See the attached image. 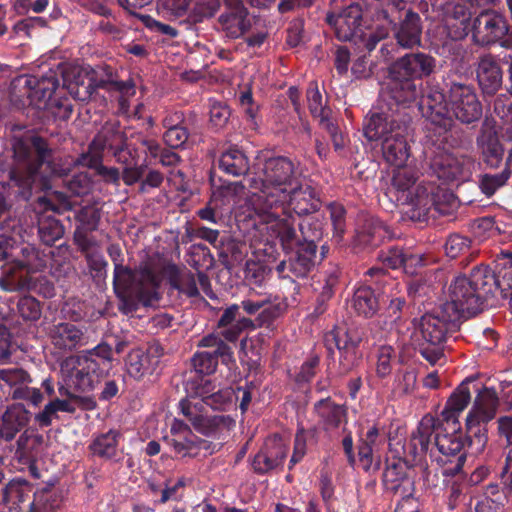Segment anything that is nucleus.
I'll return each mask as SVG.
<instances>
[{"label": "nucleus", "instance_id": "a18cd8bd", "mask_svg": "<svg viewBox=\"0 0 512 512\" xmlns=\"http://www.w3.org/2000/svg\"><path fill=\"white\" fill-rule=\"evenodd\" d=\"M359 237L363 244L378 246L385 239H390L392 235L388 227L382 221L379 219L370 218L366 220V223Z\"/></svg>", "mask_w": 512, "mask_h": 512}, {"label": "nucleus", "instance_id": "ddd939ff", "mask_svg": "<svg viewBox=\"0 0 512 512\" xmlns=\"http://www.w3.org/2000/svg\"><path fill=\"white\" fill-rule=\"evenodd\" d=\"M472 38L478 45L486 46L502 42L509 35L510 26L505 17L495 11H486L478 15L472 24Z\"/></svg>", "mask_w": 512, "mask_h": 512}, {"label": "nucleus", "instance_id": "20e7f679", "mask_svg": "<svg viewBox=\"0 0 512 512\" xmlns=\"http://www.w3.org/2000/svg\"><path fill=\"white\" fill-rule=\"evenodd\" d=\"M444 425H446L444 422H440L430 415L424 416L417 429L411 434L408 444L409 453L415 459L421 458L426 455L432 445H435L444 457L455 458V462L441 459L443 462L442 475H458L466 461L464 452L466 439L460 430L444 433L449 428Z\"/></svg>", "mask_w": 512, "mask_h": 512}, {"label": "nucleus", "instance_id": "f8f14e48", "mask_svg": "<svg viewBox=\"0 0 512 512\" xmlns=\"http://www.w3.org/2000/svg\"><path fill=\"white\" fill-rule=\"evenodd\" d=\"M432 173L444 182L467 181L475 169V161L467 155L439 153L430 163Z\"/></svg>", "mask_w": 512, "mask_h": 512}, {"label": "nucleus", "instance_id": "b1692460", "mask_svg": "<svg viewBox=\"0 0 512 512\" xmlns=\"http://www.w3.org/2000/svg\"><path fill=\"white\" fill-rule=\"evenodd\" d=\"M435 67V58L423 52L408 53L391 65L396 74L404 75L414 81L431 75Z\"/></svg>", "mask_w": 512, "mask_h": 512}, {"label": "nucleus", "instance_id": "a878e982", "mask_svg": "<svg viewBox=\"0 0 512 512\" xmlns=\"http://www.w3.org/2000/svg\"><path fill=\"white\" fill-rule=\"evenodd\" d=\"M393 134L384 138L381 143V150L384 159L395 166H403L410 156V147L407 142L408 123L395 126Z\"/></svg>", "mask_w": 512, "mask_h": 512}, {"label": "nucleus", "instance_id": "9b49d317", "mask_svg": "<svg viewBox=\"0 0 512 512\" xmlns=\"http://www.w3.org/2000/svg\"><path fill=\"white\" fill-rule=\"evenodd\" d=\"M49 259V254L34 245H23L16 258L3 266L0 288L9 292L20 289L24 283L23 271L27 274L43 271Z\"/></svg>", "mask_w": 512, "mask_h": 512}, {"label": "nucleus", "instance_id": "5701e85b", "mask_svg": "<svg viewBox=\"0 0 512 512\" xmlns=\"http://www.w3.org/2000/svg\"><path fill=\"white\" fill-rule=\"evenodd\" d=\"M407 465L398 460L388 462L383 472V484L387 491L400 497V500L414 497V480L408 476Z\"/></svg>", "mask_w": 512, "mask_h": 512}, {"label": "nucleus", "instance_id": "e2e57ef3", "mask_svg": "<svg viewBox=\"0 0 512 512\" xmlns=\"http://www.w3.org/2000/svg\"><path fill=\"white\" fill-rule=\"evenodd\" d=\"M510 176L511 171L509 168H505L502 172L495 175L484 174L480 180V188L485 195L491 196L498 188L505 185Z\"/></svg>", "mask_w": 512, "mask_h": 512}, {"label": "nucleus", "instance_id": "4d7b16f0", "mask_svg": "<svg viewBox=\"0 0 512 512\" xmlns=\"http://www.w3.org/2000/svg\"><path fill=\"white\" fill-rule=\"evenodd\" d=\"M31 383L32 377L23 368L13 367L0 369V386L5 384L13 391L25 384Z\"/></svg>", "mask_w": 512, "mask_h": 512}, {"label": "nucleus", "instance_id": "f3484780", "mask_svg": "<svg viewBox=\"0 0 512 512\" xmlns=\"http://www.w3.org/2000/svg\"><path fill=\"white\" fill-rule=\"evenodd\" d=\"M122 146H125L124 134L114 125H105L90 143L88 151L82 153L76 163L82 166H95L102 162V153L105 149L114 151Z\"/></svg>", "mask_w": 512, "mask_h": 512}, {"label": "nucleus", "instance_id": "79ce46f5", "mask_svg": "<svg viewBox=\"0 0 512 512\" xmlns=\"http://www.w3.org/2000/svg\"><path fill=\"white\" fill-rule=\"evenodd\" d=\"M307 103L308 109L313 116V118L317 119L319 125H327V122L331 121L332 111L326 105V101L323 100L322 94L318 89V85L316 82H311L307 89Z\"/></svg>", "mask_w": 512, "mask_h": 512}, {"label": "nucleus", "instance_id": "f03ea898", "mask_svg": "<svg viewBox=\"0 0 512 512\" xmlns=\"http://www.w3.org/2000/svg\"><path fill=\"white\" fill-rule=\"evenodd\" d=\"M321 201L314 188L303 185L300 179L293 191H288L285 198L275 201L273 207L259 218L267 225V230L280 241L283 249H292L300 242L296 231L295 215H306L320 209Z\"/></svg>", "mask_w": 512, "mask_h": 512}, {"label": "nucleus", "instance_id": "c03bdc74", "mask_svg": "<svg viewBox=\"0 0 512 512\" xmlns=\"http://www.w3.org/2000/svg\"><path fill=\"white\" fill-rule=\"evenodd\" d=\"M352 306L357 314L372 317L379 309V301L370 287H359L353 296Z\"/></svg>", "mask_w": 512, "mask_h": 512}, {"label": "nucleus", "instance_id": "4be33fe9", "mask_svg": "<svg viewBox=\"0 0 512 512\" xmlns=\"http://www.w3.org/2000/svg\"><path fill=\"white\" fill-rule=\"evenodd\" d=\"M499 398L493 388H483L476 396L473 406L466 417V428L472 431L475 427L491 421L497 412Z\"/></svg>", "mask_w": 512, "mask_h": 512}, {"label": "nucleus", "instance_id": "bf43d9fd", "mask_svg": "<svg viewBox=\"0 0 512 512\" xmlns=\"http://www.w3.org/2000/svg\"><path fill=\"white\" fill-rule=\"evenodd\" d=\"M219 358L220 355L212 352H197L192 358V365L197 373L210 375L216 371Z\"/></svg>", "mask_w": 512, "mask_h": 512}, {"label": "nucleus", "instance_id": "2f4dec72", "mask_svg": "<svg viewBox=\"0 0 512 512\" xmlns=\"http://www.w3.org/2000/svg\"><path fill=\"white\" fill-rule=\"evenodd\" d=\"M314 412L319 425L325 431L337 429L347 418L345 406L335 403L330 397L317 401L314 404Z\"/></svg>", "mask_w": 512, "mask_h": 512}, {"label": "nucleus", "instance_id": "6e6d98bb", "mask_svg": "<svg viewBox=\"0 0 512 512\" xmlns=\"http://www.w3.org/2000/svg\"><path fill=\"white\" fill-rule=\"evenodd\" d=\"M417 385V375L413 369L399 370L394 378L393 393L395 396L401 397L411 394Z\"/></svg>", "mask_w": 512, "mask_h": 512}, {"label": "nucleus", "instance_id": "09e8293b", "mask_svg": "<svg viewBox=\"0 0 512 512\" xmlns=\"http://www.w3.org/2000/svg\"><path fill=\"white\" fill-rule=\"evenodd\" d=\"M477 141L486 164L490 167H497L502 160L504 152L498 138L492 134H484Z\"/></svg>", "mask_w": 512, "mask_h": 512}, {"label": "nucleus", "instance_id": "774afa93", "mask_svg": "<svg viewBox=\"0 0 512 512\" xmlns=\"http://www.w3.org/2000/svg\"><path fill=\"white\" fill-rule=\"evenodd\" d=\"M92 179L87 172L73 175L66 181L67 189L75 196H84L92 190Z\"/></svg>", "mask_w": 512, "mask_h": 512}, {"label": "nucleus", "instance_id": "a19ab883", "mask_svg": "<svg viewBox=\"0 0 512 512\" xmlns=\"http://www.w3.org/2000/svg\"><path fill=\"white\" fill-rule=\"evenodd\" d=\"M164 273L167 275L169 283L173 288L186 294L188 297L199 295L197 281L191 272L181 273L176 265L169 264L164 268Z\"/></svg>", "mask_w": 512, "mask_h": 512}, {"label": "nucleus", "instance_id": "4c0bfd02", "mask_svg": "<svg viewBox=\"0 0 512 512\" xmlns=\"http://www.w3.org/2000/svg\"><path fill=\"white\" fill-rule=\"evenodd\" d=\"M218 164L224 173L234 177L245 175L249 170L247 156L235 146H231L222 152Z\"/></svg>", "mask_w": 512, "mask_h": 512}, {"label": "nucleus", "instance_id": "13d9d810", "mask_svg": "<svg viewBox=\"0 0 512 512\" xmlns=\"http://www.w3.org/2000/svg\"><path fill=\"white\" fill-rule=\"evenodd\" d=\"M444 477L447 478L448 506L453 510L458 506L463 496L465 475L462 469L458 475H449Z\"/></svg>", "mask_w": 512, "mask_h": 512}, {"label": "nucleus", "instance_id": "7ed1b4c3", "mask_svg": "<svg viewBox=\"0 0 512 512\" xmlns=\"http://www.w3.org/2000/svg\"><path fill=\"white\" fill-rule=\"evenodd\" d=\"M420 108L433 125L448 131L454 125L453 117L464 124L478 121L482 116V106L470 85L452 82L447 94L431 92L421 101Z\"/></svg>", "mask_w": 512, "mask_h": 512}, {"label": "nucleus", "instance_id": "69168bd1", "mask_svg": "<svg viewBox=\"0 0 512 512\" xmlns=\"http://www.w3.org/2000/svg\"><path fill=\"white\" fill-rule=\"evenodd\" d=\"M100 218L101 211L94 205L82 207L76 215V219L80 223L78 227L90 231L97 229Z\"/></svg>", "mask_w": 512, "mask_h": 512}, {"label": "nucleus", "instance_id": "0e129e2a", "mask_svg": "<svg viewBox=\"0 0 512 512\" xmlns=\"http://www.w3.org/2000/svg\"><path fill=\"white\" fill-rule=\"evenodd\" d=\"M224 419V416L221 415L206 416L202 414L193 427L205 436H215L224 425Z\"/></svg>", "mask_w": 512, "mask_h": 512}, {"label": "nucleus", "instance_id": "9d476101", "mask_svg": "<svg viewBox=\"0 0 512 512\" xmlns=\"http://www.w3.org/2000/svg\"><path fill=\"white\" fill-rule=\"evenodd\" d=\"M160 281V276L149 265L141 267L137 275L123 264L114 267L113 284L116 294L133 292L144 305H150L159 299Z\"/></svg>", "mask_w": 512, "mask_h": 512}, {"label": "nucleus", "instance_id": "0eeeda50", "mask_svg": "<svg viewBox=\"0 0 512 512\" xmlns=\"http://www.w3.org/2000/svg\"><path fill=\"white\" fill-rule=\"evenodd\" d=\"M475 266L470 275L457 276L448 288L447 300L442 304L462 321L483 309L491 297L492 278Z\"/></svg>", "mask_w": 512, "mask_h": 512}, {"label": "nucleus", "instance_id": "37998d69", "mask_svg": "<svg viewBox=\"0 0 512 512\" xmlns=\"http://www.w3.org/2000/svg\"><path fill=\"white\" fill-rule=\"evenodd\" d=\"M42 442V436L22 433L16 442L14 458L21 464L28 465L35 461L37 448Z\"/></svg>", "mask_w": 512, "mask_h": 512}, {"label": "nucleus", "instance_id": "c85d7f7f", "mask_svg": "<svg viewBox=\"0 0 512 512\" xmlns=\"http://www.w3.org/2000/svg\"><path fill=\"white\" fill-rule=\"evenodd\" d=\"M239 305L232 304L227 307L217 322V327L222 330V336L226 341L236 342L245 330H255L252 319L242 317L237 319Z\"/></svg>", "mask_w": 512, "mask_h": 512}, {"label": "nucleus", "instance_id": "338daca9", "mask_svg": "<svg viewBox=\"0 0 512 512\" xmlns=\"http://www.w3.org/2000/svg\"><path fill=\"white\" fill-rule=\"evenodd\" d=\"M193 0H162V12L169 19H178L187 16Z\"/></svg>", "mask_w": 512, "mask_h": 512}, {"label": "nucleus", "instance_id": "5fc2aeb1", "mask_svg": "<svg viewBox=\"0 0 512 512\" xmlns=\"http://www.w3.org/2000/svg\"><path fill=\"white\" fill-rule=\"evenodd\" d=\"M223 339L222 330H220V332H213L204 336L199 341L198 346L207 348L215 347L212 353L220 355V359L223 363H228L232 359V351Z\"/></svg>", "mask_w": 512, "mask_h": 512}, {"label": "nucleus", "instance_id": "2eb2a0df", "mask_svg": "<svg viewBox=\"0 0 512 512\" xmlns=\"http://www.w3.org/2000/svg\"><path fill=\"white\" fill-rule=\"evenodd\" d=\"M217 24L218 30L230 39L242 37L252 26L249 11L242 0H224V11L219 15Z\"/></svg>", "mask_w": 512, "mask_h": 512}, {"label": "nucleus", "instance_id": "052dcab7", "mask_svg": "<svg viewBox=\"0 0 512 512\" xmlns=\"http://www.w3.org/2000/svg\"><path fill=\"white\" fill-rule=\"evenodd\" d=\"M285 311V303L271 304L270 302L268 305L261 309L256 319L253 320L255 323V329L264 326H270L276 319L283 315Z\"/></svg>", "mask_w": 512, "mask_h": 512}, {"label": "nucleus", "instance_id": "393cba45", "mask_svg": "<svg viewBox=\"0 0 512 512\" xmlns=\"http://www.w3.org/2000/svg\"><path fill=\"white\" fill-rule=\"evenodd\" d=\"M326 342L328 345L334 343L340 351L339 376L351 371L355 365L356 348L361 342V337L351 331L341 333L339 330H333L326 335Z\"/></svg>", "mask_w": 512, "mask_h": 512}, {"label": "nucleus", "instance_id": "412c9836", "mask_svg": "<svg viewBox=\"0 0 512 512\" xmlns=\"http://www.w3.org/2000/svg\"><path fill=\"white\" fill-rule=\"evenodd\" d=\"M288 452V446L279 435L269 436L252 461L253 470L264 474L282 465Z\"/></svg>", "mask_w": 512, "mask_h": 512}, {"label": "nucleus", "instance_id": "4468645a", "mask_svg": "<svg viewBox=\"0 0 512 512\" xmlns=\"http://www.w3.org/2000/svg\"><path fill=\"white\" fill-rule=\"evenodd\" d=\"M299 227L300 230L303 229L301 225ZM301 232L304 234L303 231ZM303 238L305 242L299 244L296 253L289 260H283L277 265L276 271L280 277L304 278L313 270L316 264L317 246L313 239L308 240L305 235Z\"/></svg>", "mask_w": 512, "mask_h": 512}, {"label": "nucleus", "instance_id": "3c124183", "mask_svg": "<svg viewBox=\"0 0 512 512\" xmlns=\"http://www.w3.org/2000/svg\"><path fill=\"white\" fill-rule=\"evenodd\" d=\"M95 87L114 90L120 93L118 98L119 111L126 113L129 109V98L135 94V86L131 81H96Z\"/></svg>", "mask_w": 512, "mask_h": 512}, {"label": "nucleus", "instance_id": "8fccbe9b", "mask_svg": "<svg viewBox=\"0 0 512 512\" xmlns=\"http://www.w3.org/2000/svg\"><path fill=\"white\" fill-rule=\"evenodd\" d=\"M38 234L42 243L51 246L64 234L63 225L52 216H41L38 220Z\"/></svg>", "mask_w": 512, "mask_h": 512}, {"label": "nucleus", "instance_id": "e433bc0d", "mask_svg": "<svg viewBox=\"0 0 512 512\" xmlns=\"http://www.w3.org/2000/svg\"><path fill=\"white\" fill-rule=\"evenodd\" d=\"M30 413L22 404H13L9 406L2 416V427L0 436L10 441L29 421Z\"/></svg>", "mask_w": 512, "mask_h": 512}, {"label": "nucleus", "instance_id": "cd10ccee", "mask_svg": "<svg viewBox=\"0 0 512 512\" xmlns=\"http://www.w3.org/2000/svg\"><path fill=\"white\" fill-rule=\"evenodd\" d=\"M471 400V393L468 384L462 382L448 398L445 408L436 420L444 422L454 432L461 430L459 416L468 406Z\"/></svg>", "mask_w": 512, "mask_h": 512}, {"label": "nucleus", "instance_id": "7c9ffc66", "mask_svg": "<svg viewBox=\"0 0 512 512\" xmlns=\"http://www.w3.org/2000/svg\"><path fill=\"white\" fill-rule=\"evenodd\" d=\"M30 88L28 97L37 107L46 106L59 86V80L55 71L49 70L41 77L31 76L27 79Z\"/></svg>", "mask_w": 512, "mask_h": 512}, {"label": "nucleus", "instance_id": "f704fd0d", "mask_svg": "<svg viewBox=\"0 0 512 512\" xmlns=\"http://www.w3.org/2000/svg\"><path fill=\"white\" fill-rule=\"evenodd\" d=\"M477 79L483 92L488 95L495 94L501 87L502 71L492 56H484L480 59Z\"/></svg>", "mask_w": 512, "mask_h": 512}, {"label": "nucleus", "instance_id": "6e6552de", "mask_svg": "<svg viewBox=\"0 0 512 512\" xmlns=\"http://www.w3.org/2000/svg\"><path fill=\"white\" fill-rule=\"evenodd\" d=\"M456 314L441 305L433 313L423 315L419 321V330L423 339L420 354L431 365H435L444 357V343L448 334L456 332L461 324Z\"/></svg>", "mask_w": 512, "mask_h": 512}, {"label": "nucleus", "instance_id": "aec40b11", "mask_svg": "<svg viewBox=\"0 0 512 512\" xmlns=\"http://www.w3.org/2000/svg\"><path fill=\"white\" fill-rule=\"evenodd\" d=\"M326 22L333 27L340 41H351L361 37L362 8L358 3H352L340 14L328 13Z\"/></svg>", "mask_w": 512, "mask_h": 512}, {"label": "nucleus", "instance_id": "dca6fc26", "mask_svg": "<svg viewBox=\"0 0 512 512\" xmlns=\"http://www.w3.org/2000/svg\"><path fill=\"white\" fill-rule=\"evenodd\" d=\"M162 356L163 348L157 342L151 343L147 349H133L125 359L126 371L130 377L141 381L156 371Z\"/></svg>", "mask_w": 512, "mask_h": 512}, {"label": "nucleus", "instance_id": "bb28decb", "mask_svg": "<svg viewBox=\"0 0 512 512\" xmlns=\"http://www.w3.org/2000/svg\"><path fill=\"white\" fill-rule=\"evenodd\" d=\"M496 272L484 265H477L479 270H485L484 274L490 276L493 281L491 285V295L499 291L503 299H507L512 290V253L502 251L496 256Z\"/></svg>", "mask_w": 512, "mask_h": 512}, {"label": "nucleus", "instance_id": "c756f323", "mask_svg": "<svg viewBox=\"0 0 512 512\" xmlns=\"http://www.w3.org/2000/svg\"><path fill=\"white\" fill-rule=\"evenodd\" d=\"M406 121L399 119L394 115H387L385 113H372L366 117L364 122V136L369 141H384V138H388L389 135L393 134L392 130L395 126L405 124Z\"/></svg>", "mask_w": 512, "mask_h": 512}, {"label": "nucleus", "instance_id": "1a4fd4ad", "mask_svg": "<svg viewBox=\"0 0 512 512\" xmlns=\"http://www.w3.org/2000/svg\"><path fill=\"white\" fill-rule=\"evenodd\" d=\"M453 200V195L435 182L420 181L411 190L408 200L400 206L412 221H425L429 216H434L433 212L445 214V204Z\"/></svg>", "mask_w": 512, "mask_h": 512}, {"label": "nucleus", "instance_id": "6ab92c4d", "mask_svg": "<svg viewBox=\"0 0 512 512\" xmlns=\"http://www.w3.org/2000/svg\"><path fill=\"white\" fill-rule=\"evenodd\" d=\"M420 95V87L409 77L398 75L390 67L389 76L381 89L384 101L405 105L414 102Z\"/></svg>", "mask_w": 512, "mask_h": 512}, {"label": "nucleus", "instance_id": "58836bf2", "mask_svg": "<svg viewBox=\"0 0 512 512\" xmlns=\"http://www.w3.org/2000/svg\"><path fill=\"white\" fill-rule=\"evenodd\" d=\"M120 436L121 434L117 430H109L98 434L92 439L89 450L94 456L105 460H112L118 455Z\"/></svg>", "mask_w": 512, "mask_h": 512}, {"label": "nucleus", "instance_id": "39448f33", "mask_svg": "<svg viewBox=\"0 0 512 512\" xmlns=\"http://www.w3.org/2000/svg\"><path fill=\"white\" fill-rule=\"evenodd\" d=\"M300 179V173L289 158L278 156L267 159L262 177L253 178L250 184L253 189L259 190L250 198V205L258 219L273 207L276 200L285 198L288 191L296 189Z\"/></svg>", "mask_w": 512, "mask_h": 512}, {"label": "nucleus", "instance_id": "49530a36", "mask_svg": "<svg viewBox=\"0 0 512 512\" xmlns=\"http://www.w3.org/2000/svg\"><path fill=\"white\" fill-rule=\"evenodd\" d=\"M74 410L75 408L68 400L55 398L49 401L40 412L35 414L34 421L40 427H48L54 419L58 418V412L73 413Z\"/></svg>", "mask_w": 512, "mask_h": 512}, {"label": "nucleus", "instance_id": "a211bd4d", "mask_svg": "<svg viewBox=\"0 0 512 512\" xmlns=\"http://www.w3.org/2000/svg\"><path fill=\"white\" fill-rule=\"evenodd\" d=\"M49 339L54 351L60 355L71 353L89 343L86 332L70 322L53 325L49 331Z\"/></svg>", "mask_w": 512, "mask_h": 512}, {"label": "nucleus", "instance_id": "de8ad7c7", "mask_svg": "<svg viewBox=\"0 0 512 512\" xmlns=\"http://www.w3.org/2000/svg\"><path fill=\"white\" fill-rule=\"evenodd\" d=\"M378 259L388 268L398 269L403 267L405 271H408L409 267L419 262L416 256L406 253L402 248L398 247H391L386 251H381Z\"/></svg>", "mask_w": 512, "mask_h": 512}, {"label": "nucleus", "instance_id": "603ef678", "mask_svg": "<svg viewBox=\"0 0 512 512\" xmlns=\"http://www.w3.org/2000/svg\"><path fill=\"white\" fill-rule=\"evenodd\" d=\"M444 247L446 255L450 258H457L469 250H471L469 256L478 253V250L473 248V241L469 237L458 233L451 234L447 238Z\"/></svg>", "mask_w": 512, "mask_h": 512}, {"label": "nucleus", "instance_id": "ea45409f", "mask_svg": "<svg viewBox=\"0 0 512 512\" xmlns=\"http://www.w3.org/2000/svg\"><path fill=\"white\" fill-rule=\"evenodd\" d=\"M169 445L179 457H197L201 450H208L207 441L199 439L193 432L192 437L185 434H177L176 438L166 437Z\"/></svg>", "mask_w": 512, "mask_h": 512}, {"label": "nucleus", "instance_id": "c9c22d12", "mask_svg": "<svg viewBox=\"0 0 512 512\" xmlns=\"http://www.w3.org/2000/svg\"><path fill=\"white\" fill-rule=\"evenodd\" d=\"M421 18L420 16L409 10L406 12L405 18L401 22L395 37L398 44L403 48H413L421 42Z\"/></svg>", "mask_w": 512, "mask_h": 512}, {"label": "nucleus", "instance_id": "680f3d73", "mask_svg": "<svg viewBox=\"0 0 512 512\" xmlns=\"http://www.w3.org/2000/svg\"><path fill=\"white\" fill-rule=\"evenodd\" d=\"M395 349L391 345H381L376 352V373L379 377H386L392 371V361L395 358Z\"/></svg>", "mask_w": 512, "mask_h": 512}, {"label": "nucleus", "instance_id": "f257e3e1", "mask_svg": "<svg viewBox=\"0 0 512 512\" xmlns=\"http://www.w3.org/2000/svg\"><path fill=\"white\" fill-rule=\"evenodd\" d=\"M11 146L13 162L8 186L18 187L22 194L30 192L38 177L62 176L69 170V165L41 136L29 132L14 136Z\"/></svg>", "mask_w": 512, "mask_h": 512}, {"label": "nucleus", "instance_id": "72a5a7b5", "mask_svg": "<svg viewBox=\"0 0 512 512\" xmlns=\"http://www.w3.org/2000/svg\"><path fill=\"white\" fill-rule=\"evenodd\" d=\"M416 181L417 175L412 169L398 167L393 171L386 195L400 206L408 200V195L417 184Z\"/></svg>", "mask_w": 512, "mask_h": 512}, {"label": "nucleus", "instance_id": "423d86ee", "mask_svg": "<svg viewBox=\"0 0 512 512\" xmlns=\"http://www.w3.org/2000/svg\"><path fill=\"white\" fill-rule=\"evenodd\" d=\"M112 360V347L101 342L92 349L67 357L61 364V370L75 389L87 392L108 375Z\"/></svg>", "mask_w": 512, "mask_h": 512}, {"label": "nucleus", "instance_id": "864d4df0", "mask_svg": "<svg viewBox=\"0 0 512 512\" xmlns=\"http://www.w3.org/2000/svg\"><path fill=\"white\" fill-rule=\"evenodd\" d=\"M220 8L219 0H202L193 2L188 13V21L201 23L207 18L213 17Z\"/></svg>", "mask_w": 512, "mask_h": 512}, {"label": "nucleus", "instance_id": "473e14b6", "mask_svg": "<svg viewBox=\"0 0 512 512\" xmlns=\"http://www.w3.org/2000/svg\"><path fill=\"white\" fill-rule=\"evenodd\" d=\"M471 12L465 4H455L447 8L444 23L448 35L454 40L465 38L471 31Z\"/></svg>", "mask_w": 512, "mask_h": 512}]
</instances>
